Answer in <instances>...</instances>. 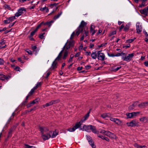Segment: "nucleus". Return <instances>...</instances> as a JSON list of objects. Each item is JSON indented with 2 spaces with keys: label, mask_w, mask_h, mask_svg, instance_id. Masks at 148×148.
Masks as SVG:
<instances>
[{
  "label": "nucleus",
  "mask_w": 148,
  "mask_h": 148,
  "mask_svg": "<svg viewBox=\"0 0 148 148\" xmlns=\"http://www.w3.org/2000/svg\"><path fill=\"white\" fill-rule=\"evenodd\" d=\"M5 63V61L3 59L0 58V65H3Z\"/></svg>",
  "instance_id": "obj_52"
},
{
  "label": "nucleus",
  "mask_w": 148,
  "mask_h": 148,
  "mask_svg": "<svg viewBox=\"0 0 148 148\" xmlns=\"http://www.w3.org/2000/svg\"><path fill=\"white\" fill-rule=\"evenodd\" d=\"M39 129L40 131L41 132V134L43 133L44 134H47L49 132V129L46 127H39Z\"/></svg>",
  "instance_id": "obj_10"
},
{
  "label": "nucleus",
  "mask_w": 148,
  "mask_h": 148,
  "mask_svg": "<svg viewBox=\"0 0 148 148\" xmlns=\"http://www.w3.org/2000/svg\"><path fill=\"white\" fill-rule=\"evenodd\" d=\"M36 89L35 88H34V87L32 89H31L30 92L28 93L29 95L30 96L32 95L34 92L35 90Z\"/></svg>",
  "instance_id": "obj_36"
},
{
  "label": "nucleus",
  "mask_w": 148,
  "mask_h": 148,
  "mask_svg": "<svg viewBox=\"0 0 148 148\" xmlns=\"http://www.w3.org/2000/svg\"><path fill=\"white\" fill-rule=\"evenodd\" d=\"M90 127V130H91L92 132L95 134L98 133L97 131L94 126L91 125Z\"/></svg>",
  "instance_id": "obj_21"
},
{
  "label": "nucleus",
  "mask_w": 148,
  "mask_h": 148,
  "mask_svg": "<svg viewBox=\"0 0 148 148\" xmlns=\"http://www.w3.org/2000/svg\"><path fill=\"white\" fill-rule=\"evenodd\" d=\"M52 132L51 131H49V132L47 134H41V137L44 140H46L49 139L50 138H51V134Z\"/></svg>",
  "instance_id": "obj_4"
},
{
  "label": "nucleus",
  "mask_w": 148,
  "mask_h": 148,
  "mask_svg": "<svg viewBox=\"0 0 148 148\" xmlns=\"http://www.w3.org/2000/svg\"><path fill=\"white\" fill-rule=\"evenodd\" d=\"M148 105V102L142 103L138 105V107L140 108H144Z\"/></svg>",
  "instance_id": "obj_19"
},
{
  "label": "nucleus",
  "mask_w": 148,
  "mask_h": 148,
  "mask_svg": "<svg viewBox=\"0 0 148 148\" xmlns=\"http://www.w3.org/2000/svg\"><path fill=\"white\" fill-rule=\"evenodd\" d=\"M95 26L93 25H92L91 26L90 32L92 36L97 31V30L95 29Z\"/></svg>",
  "instance_id": "obj_15"
},
{
  "label": "nucleus",
  "mask_w": 148,
  "mask_h": 148,
  "mask_svg": "<svg viewBox=\"0 0 148 148\" xmlns=\"http://www.w3.org/2000/svg\"><path fill=\"white\" fill-rule=\"evenodd\" d=\"M90 113V111H89L88 112L87 114L84 116V119L83 121H82V122L84 121H85L86 120L88 119V118L89 116Z\"/></svg>",
  "instance_id": "obj_39"
},
{
  "label": "nucleus",
  "mask_w": 148,
  "mask_h": 148,
  "mask_svg": "<svg viewBox=\"0 0 148 148\" xmlns=\"http://www.w3.org/2000/svg\"><path fill=\"white\" fill-rule=\"evenodd\" d=\"M12 131H13V129L12 128H11L10 130L9 131V132H8V137H10L11 136V135L12 134Z\"/></svg>",
  "instance_id": "obj_44"
},
{
  "label": "nucleus",
  "mask_w": 148,
  "mask_h": 148,
  "mask_svg": "<svg viewBox=\"0 0 148 148\" xmlns=\"http://www.w3.org/2000/svg\"><path fill=\"white\" fill-rule=\"evenodd\" d=\"M58 134V132H56V131H54L53 133L52 136H51V138H54L56 136H57Z\"/></svg>",
  "instance_id": "obj_38"
},
{
  "label": "nucleus",
  "mask_w": 148,
  "mask_h": 148,
  "mask_svg": "<svg viewBox=\"0 0 148 148\" xmlns=\"http://www.w3.org/2000/svg\"><path fill=\"white\" fill-rule=\"evenodd\" d=\"M87 23L84 21H82L78 28L76 30V35L78 36L80 33H82L84 31V27Z\"/></svg>",
  "instance_id": "obj_2"
},
{
  "label": "nucleus",
  "mask_w": 148,
  "mask_h": 148,
  "mask_svg": "<svg viewBox=\"0 0 148 148\" xmlns=\"http://www.w3.org/2000/svg\"><path fill=\"white\" fill-rule=\"evenodd\" d=\"M20 68L18 66H16L14 68V69L16 71H19Z\"/></svg>",
  "instance_id": "obj_62"
},
{
  "label": "nucleus",
  "mask_w": 148,
  "mask_h": 148,
  "mask_svg": "<svg viewBox=\"0 0 148 148\" xmlns=\"http://www.w3.org/2000/svg\"><path fill=\"white\" fill-rule=\"evenodd\" d=\"M115 123L118 125H120L122 123V121L119 119L116 118Z\"/></svg>",
  "instance_id": "obj_37"
},
{
  "label": "nucleus",
  "mask_w": 148,
  "mask_h": 148,
  "mask_svg": "<svg viewBox=\"0 0 148 148\" xmlns=\"http://www.w3.org/2000/svg\"><path fill=\"white\" fill-rule=\"evenodd\" d=\"M26 11L25 9L24 8H21L18 9V12L15 14L14 16L18 17L21 16L23 13V11Z\"/></svg>",
  "instance_id": "obj_9"
},
{
  "label": "nucleus",
  "mask_w": 148,
  "mask_h": 148,
  "mask_svg": "<svg viewBox=\"0 0 148 148\" xmlns=\"http://www.w3.org/2000/svg\"><path fill=\"white\" fill-rule=\"evenodd\" d=\"M91 56L92 58L93 59H95L97 58V54L96 53V51L92 52Z\"/></svg>",
  "instance_id": "obj_30"
},
{
  "label": "nucleus",
  "mask_w": 148,
  "mask_h": 148,
  "mask_svg": "<svg viewBox=\"0 0 148 148\" xmlns=\"http://www.w3.org/2000/svg\"><path fill=\"white\" fill-rule=\"evenodd\" d=\"M86 137L88 141L92 140L91 137L89 135H86Z\"/></svg>",
  "instance_id": "obj_54"
},
{
  "label": "nucleus",
  "mask_w": 148,
  "mask_h": 148,
  "mask_svg": "<svg viewBox=\"0 0 148 148\" xmlns=\"http://www.w3.org/2000/svg\"><path fill=\"white\" fill-rule=\"evenodd\" d=\"M26 51L29 54L32 55V52L29 49H27L26 50Z\"/></svg>",
  "instance_id": "obj_56"
},
{
  "label": "nucleus",
  "mask_w": 148,
  "mask_h": 148,
  "mask_svg": "<svg viewBox=\"0 0 148 148\" xmlns=\"http://www.w3.org/2000/svg\"><path fill=\"white\" fill-rule=\"evenodd\" d=\"M25 148H36V147L34 146H31L27 144H25Z\"/></svg>",
  "instance_id": "obj_45"
},
{
  "label": "nucleus",
  "mask_w": 148,
  "mask_h": 148,
  "mask_svg": "<svg viewBox=\"0 0 148 148\" xmlns=\"http://www.w3.org/2000/svg\"><path fill=\"white\" fill-rule=\"evenodd\" d=\"M98 137L101 138L103 140H105L109 142L110 141L109 139L107 137H105L104 136H103L101 135H98Z\"/></svg>",
  "instance_id": "obj_22"
},
{
  "label": "nucleus",
  "mask_w": 148,
  "mask_h": 148,
  "mask_svg": "<svg viewBox=\"0 0 148 148\" xmlns=\"http://www.w3.org/2000/svg\"><path fill=\"white\" fill-rule=\"evenodd\" d=\"M135 39V38H134L133 39H129L127 40V42L129 43H131L132 42H133L134 40V39Z\"/></svg>",
  "instance_id": "obj_55"
},
{
  "label": "nucleus",
  "mask_w": 148,
  "mask_h": 148,
  "mask_svg": "<svg viewBox=\"0 0 148 148\" xmlns=\"http://www.w3.org/2000/svg\"><path fill=\"white\" fill-rule=\"evenodd\" d=\"M138 104L137 102H136L134 103L132 105L130 106L129 108L130 110H132L134 109L135 107Z\"/></svg>",
  "instance_id": "obj_23"
},
{
  "label": "nucleus",
  "mask_w": 148,
  "mask_h": 148,
  "mask_svg": "<svg viewBox=\"0 0 148 148\" xmlns=\"http://www.w3.org/2000/svg\"><path fill=\"white\" fill-rule=\"evenodd\" d=\"M45 34V33H44L43 34L40 35L39 36V38L41 39H42L43 38H44V36H43V35Z\"/></svg>",
  "instance_id": "obj_58"
},
{
  "label": "nucleus",
  "mask_w": 148,
  "mask_h": 148,
  "mask_svg": "<svg viewBox=\"0 0 148 148\" xmlns=\"http://www.w3.org/2000/svg\"><path fill=\"white\" fill-rule=\"evenodd\" d=\"M139 112H134L131 113L127 114V116L128 118H133L134 116H136L137 114H139Z\"/></svg>",
  "instance_id": "obj_13"
},
{
  "label": "nucleus",
  "mask_w": 148,
  "mask_h": 148,
  "mask_svg": "<svg viewBox=\"0 0 148 148\" xmlns=\"http://www.w3.org/2000/svg\"><path fill=\"white\" fill-rule=\"evenodd\" d=\"M140 12L141 14H143L145 16H147V10L146 9H144L140 10Z\"/></svg>",
  "instance_id": "obj_26"
},
{
  "label": "nucleus",
  "mask_w": 148,
  "mask_h": 148,
  "mask_svg": "<svg viewBox=\"0 0 148 148\" xmlns=\"http://www.w3.org/2000/svg\"><path fill=\"white\" fill-rule=\"evenodd\" d=\"M116 118H111L110 119V120L112 121L115 122L116 119Z\"/></svg>",
  "instance_id": "obj_64"
},
{
  "label": "nucleus",
  "mask_w": 148,
  "mask_h": 148,
  "mask_svg": "<svg viewBox=\"0 0 148 148\" xmlns=\"http://www.w3.org/2000/svg\"><path fill=\"white\" fill-rule=\"evenodd\" d=\"M81 125L80 122L77 123L75 125V126L72 128H70L67 129V130L70 132H73L75 131V130L78 128Z\"/></svg>",
  "instance_id": "obj_7"
},
{
  "label": "nucleus",
  "mask_w": 148,
  "mask_h": 148,
  "mask_svg": "<svg viewBox=\"0 0 148 148\" xmlns=\"http://www.w3.org/2000/svg\"><path fill=\"white\" fill-rule=\"evenodd\" d=\"M91 125H84L83 126V130H85L88 132H90V127Z\"/></svg>",
  "instance_id": "obj_16"
},
{
  "label": "nucleus",
  "mask_w": 148,
  "mask_h": 148,
  "mask_svg": "<svg viewBox=\"0 0 148 148\" xmlns=\"http://www.w3.org/2000/svg\"><path fill=\"white\" fill-rule=\"evenodd\" d=\"M147 118L145 117H142L140 119V120L142 122H146Z\"/></svg>",
  "instance_id": "obj_41"
},
{
  "label": "nucleus",
  "mask_w": 148,
  "mask_h": 148,
  "mask_svg": "<svg viewBox=\"0 0 148 148\" xmlns=\"http://www.w3.org/2000/svg\"><path fill=\"white\" fill-rule=\"evenodd\" d=\"M56 60H55L53 62L52 64L51 68L52 69H54L57 67V63L56 62Z\"/></svg>",
  "instance_id": "obj_27"
},
{
  "label": "nucleus",
  "mask_w": 148,
  "mask_h": 148,
  "mask_svg": "<svg viewBox=\"0 0 148 148\" xmlns=\"http://www.w3.org/2000/svg\"><path fill=\"white\" fill-rule=\"evenodd\" d=\"M126 124L129 127H133L138 125V122L137 121L134 120L130 122L127 123Z\"/></svg>",
  "instance_id": "obj_5"
},
{
  "label": "nucleus",
  "mask_w": 148,
  "mask_h": 148,
  "mask_svg": "<svg viewBox=\"0 0 148 148\" xmlns=\"http://www.w3.org/2000/svg\"><path fill=\"white\" fill-rule=\"evenodd\" d=\"M36 32V31L35 30H34V31L32 32L30 34L31 36H33Z\"/></svg>",
  "instance_id": "obj_57"
},
{
  "label": "nucleus",
  "mask_w": 148,
  "mask_h": 148,
  "mask_svg": "<svg viewBox=\"0 0 148 148\" xmlns=\"http://www.w3.org/2000/svg\"><path fill=\"white\" fill-rule=\"evenodd\" d=\"M0 75L1 76L0 79L3 81L6 80L8 81L10 78V77L9 76H6L3 74H0Z\"/></svg>",
  "instance_id": "obj_14"
},
{
  "label": "nucleus",
  "mask_w": 148,
  "mask_h": 148,
  "mask_svg": "<svg viewBox=\"0 0 148 148\" xmlns=\"http://www.w3.org/2000/svg\"><path fill=\"white\" fill-rule=\"evenodd\" d=\"M31 47L33 51L34 52H35V55H36L39 51V49H37V47L36 46L32 45Z\"/></svg>",
  "instance_id": "obj_20"
},
{
  "label": "nucleus",
  "mask_w": 148,
  "mask_h": 148,
  "mask_svg": "<svg viewBox=\"0 0 148 148\" xmlns=\"http://www.w3.org/2000/svg\"><path fill=\"white\" fill-rule=\"evenodd\" d=\"M116 31H115V30L113 31L112 32L110 33L109 34V36H111L113 35L116 34Z\"/></svg>",
  "instance_id": "obj_50"
},
{
  "label": "nucleus",
  "mask_w": 148,
  "mask_h": 148,
  "mask_svg": "<svg viewBox=\"0 0 148 148\" xmlns=\"http://www.w3.org/2000/svg\"><path fill=\"white\" fill-rule=\"evenodd\" d=\"M110 114L109 113H105L101 114V116L103 119H105L107 117L109 116Z\"/></svg>",
  "instance_id": "obj_25"
},
{
  "label": "nucleus",
  "mask_w": 148,
  "mask_h": 148,
  "mask_svg": "<svg viewBox=\"0 0 148 148\" xmlns=\"http://www.w3.org/2000/svg\"><path fill=\"white\" fill-rule=\"evenodd\" d=\"M134 56V53L129 54L127 56H126V55L125 57H123L122 59L124 61L129 62L132 60Z\"/></svg>",
  "instance_id": "obj_6"
},
{
  "label": "nucleus",
  "mask_w": 148,
  "mask_h": 148,
  "mask_svg": "<svg viewBox=\"0 0 148 148\" xmlns=\"http://www.w3.org/2000/svg\"><path fill=\"white\" fill-rule=\"evenodd\" d=\"M84 31L85 33L84 34H85V36H88L89 34V32L88 31H86L85 30H84Z\"/></svg>",
  "instance_id": "obj_63"
},
{
  "label": "nucleus",
  "mask_w": 148,
  "mask_h": 148,
  "mask_svg": "<svg viewBox=\"0 0 148 148\" xmlns=\"http://www.w3.org/2000/svg\"><path fill=\"white\" fill-rule=\"evenodd\" d=\"M43 22H41L39 25L36 27V28L35 29L36 32L37 31L38 29L41 27L42 24H43Z\"/></svg>",
  "instance_id": "obj_46"
},
{
  "label": "nucleus",
  "mask_w": 148,
  "mask_h": 148,
  "mask_svg": "<svg viewBox=\"0 0 148 148\" xmlns=\"http://www.w3.org/2000/svg\"><path fill=\"white\" fill-rule=\"evenodd\" d=\"M67 50L68 49H67L66 48H65V49L64 50H65V51L64 52V56L63 58V59L64 60L66 59V58L68 56V51H67Z\"/></svg>",
  "instance_id": "obj_24"
},
{
  "label": "nucleus",
  "mask_w": 148,
  "mask_h": 148,
  "mask_svg": "<svg viewBox=\"0 0 148 148\" xmlns=\"http://www.w3.org/2000/svg\"><path fill=\"white\" fill-rule=\"evenodd\" d=\"M91 66L89 65H87L85 66V68L86 69L88 70L90 68Z\"/></svg>",
  "instance_id": "obj_60"
},
{
  "label": "nucleus",
  "mask_w": 148,
  "mask_h": 148,
  "mask_svg": "<svg viewBox=\"0 0 148 148\" xmlns=\"http://www.w3.org/2000/svg\"><path fill=\"white\" fill-rule=\"evenodd\" d=\"M41 82H38L37 83L36 85L34 87V88H36V89L37 88H38L40 87L41 86L42 84Z\"/></svg>",
  "instance_id": "obj_40"
},
{
  "label": "nucleus",
  "mask_w": 148,
  "mask_h": 148,
  "mask_svg": "<svg viewBox=\"0 0 148 148\" xmlns=\"http://www.w3.org/2000/svg\"><path fill=\"white\" fill-rule=\"evenodd\" d=\"M43 22H41L39 25L36 27V28L35 29L36 32L37 31L38 29L41 27L42 24H43Z\"/></svg>",
  "instance_id": "obj_49"
},
{
  "label": "nucleus",
  "mask_w": 148,
  "mask_h": 148,
  "mask_svg": "<svg viewBox=\"0 0 148 148\" xmlns=\"http://www.w3.org/2000/svg\"><path fill=\"white\" fill-rule=\"evenodd\" d=\"M145 6V3L143 2L140 5L139 7H144Z\"/></svg>",
  "instance_id": "obj_61"
},
{
  "label": "nucleus",
  "mask_w": 148,
  "mask_h": 148,
  "mask_svg": "<svg viewBox=\"0 0 148 148\" xmlns=\"http://www.w3.org/2000/svg\"><path fill=\"white\" fill-rule=\"evenodd\" d=\"M144 34L146 36V38L145 39V40L146 42H148V34H147V32H145Z\"/></svg>",
  "instance_id": "obj_51"
},
{
  "label": "nucleus",
  "mask_w": 148,
  "mask_h": 148,
  "mask_svg": "<svg viewBox=\"0 0 148 148\" xmlns=\"http://www.w3.org/2000/svg\"><path fill=\"white\" fill-rule=\"evenodd\" d=\"M142 28L141 25H136V32L138 34H139L142 31Z\"/></svg>",
  "instance_id": "obj_17"
},
{
  "label": "nucleus",
  "mask_w": 148,
  "mask_h": 148,
  "mask_svg": "<svg viewBox=\"0 0 148 148\" xmlns=\"http://www.w3.org/2000/svg\"><path fill=\"white\" fill-rule=\"evenodd\" d=\"M43 22H41L39 25L36 27V28L35 29L36 32L37 31L38 29L41 27L42 24H43Z\"/></svg>",
  "instance_id": "obj_48"
},
{
  "label": "nucleus",
  "mask_w": 148,
  "mask_h": 148,
  "mask_svg": "<svg viewBox=\"0 0 148 148\" xmlns=\"http://www.w3.org/2000/svg\"><path fill=\"white\" fill-rule=\"evenodd\" d=\"M4 7L5 9H8L9 10H10L11 9V8L10 7V6L9 5L6 4H5L4 5Z\"/></svg>",
  "instance_id": "obj_43"
},
{
  "label": "nucleus",
  "mask_w": 148,
  "mask_h": 148,
  "mask_svg": "<svg viewBox=\"0 0 148 148\" xmlns=\"http://www.w3.org/2000/svg\"><path fill=\"white\" fill-rule=\"evenodd\" d=\"M53 21H51L49 22H47L45 23H44L43 24L44 25H48V26L49 27H50L51 25V24L52 23H53Z\"/></svg>",
  "instance_id": "obj_31"
},
{
  "label": "nucleus",
  "mask_w": 148,
  "mask_h": 148,
  "mask_svg": "<svg viewBox=\"0 0 148 148\" xmlns=\"http://www.w3.org/2000/svg\"><path fill=\"white\" fill-rule=\"evenodd\" d=\"M98 58L99 60L103 61L105 59V56L103 53L101 52L100 51H97Z\"/></svg>",
  "instance_id": "obj_8"
},
{
  "label": "nucleus",
  "mask_w": 148,
  "mask_h": 148,
  "mask_svg": "<svg viewBox=\"0 0 148 148\" xmlns=\"http://www.w3.org/2000/svg\"><path fill=\"white\" fill-rule=\"evenodd\" d=\"M43 22H41L39 25L36 27V28L35 29L36 32L37 31L38 29L41 27L42 24H43Z\"/></svg>",
  "instance_id": "obj_47"
},
{
  "label": "nucleus",
  "mask_w": 148,
  "mask_h": 148,
  "mask_svg": "<svg viewBox=\"0 0 148 148\" xmlns=\"http://www.w3.org/2000/svg\"><path fill=\"white\" fill-rule=\"evenodd\" d=\"M106 133V135L110 138L115 139L117 138L116 136L114 134L111 132L109 131H107V132Z\"/></svg>",
  "instance_id": "obj_11"
},
{
  "label": "nucleus",
  "mask_w": 148,
  "mask_h": 148,
  "mask_svg": "<svg viewBox=\"0 0 148 148\" xmlns=\"http://www.w3.org/2000/svg\"><path fill=\"white\" fill-rule=\"evenodd\" d=\"M60 102V101L58 99L52 100L49 102L45 104L42 107V108H45V107H48L50 106H51L53 105L56 104L57 103H59Z\"/></svg>",
  "instance_id": "obj_3"
},
{
  "label": "nucleus",
  "mask_w": 148,
  "mask_h": 148,
  "mask_svg": "<svg viewBox=\"0 0 148 148\" xmlns=\"http://www.w3.org/2000/svg\"><path fill=\"white\" fill-rule=\"evenodd\" d=\"M74 56L73 54H71L70 56V58L68 60L69 62H71L72 61V60Z\"/></svg>",
  "instance_id": "obj_53"
},
{
  "label": "nucleus",
  "mask_w": 148,
  "mask_h": 148,
  "mask_svg": "<svg viewBox=\"0 0 148 148\" xmlns=\"http://www.w3.org/2000/svg\"><path fill=\"white\" fill-rule=\"evenodd\" d=\"M89 144L91 145L92 148H95V146L94 145V142L92 140H91L88 141Z\"/></svg>",
  "instance_id": "obj_35"
},
{
  "label": "nucleus",
  "mask_w": 148,
  "mask_h": 148,
  "mask_svg": "<svg viewBox=\"0 0 148 148\" xmlns=\"http://www.w3.org/2000/svg\"><path fill=\"white\" fill-rule=\"evenodd\" d=\"M39 100V99H36L31 101V103H32V104H37Z\"/></svg>",
  "instance_id": "obj_33"
},
{
  "label": "nucleus",
  "mask_w": 148,
  "mask_h": 148,
  "mask_svg": "<svg viewBox=\"0 0 148 148\" xmlns=\"http://www.w3.org/2000/svg\"><path fill=\"white\" fill-rule=\"evenodd\" d=\"M134 145L135 147H136L137 148H147V147L145 145L141 146L140 145H138L137 144H134Z\"/></svg>",
  "instance_id": "obj_28"
},
{
  "label": "nucleus",
  "mask_w": 148,
  "mask_h": 148,
  "mask_svg": "<svg viewBox=\"0 0 148 148\" xmlns=\"http://www.w3.org/2000/svg\"><path fill=\"white\" fill-rule=\"evenodd\" d=\"M58 4V3H54L53 4H50V6H57Z\"/></svg>",
  "instance_id": "obj_59"
},
{
  "label": "nucleus",
  "mask_w": 148,
  "mask_h": 148,
  "mask_svg": "<svg viewBox=\"0 0 148 148\" xmlns=\"http://www.w3.org/2000/svg\"><path fill=\"white\" fill-rule=\"evenodd\" d=\"M15 19V16H13L9 18H7L6 20L3 21L4 23L6 24L9 23L10 22L13 21Z\"/></svg>",
  "instance_id": "obj_12"
},
{
  "label": "nucleus",
  "mask_w": 148,
  "mask_h": 148,
  "mask_svg": "<svg viewBox=\"0 0 148 148\" xmlns=\"http://www.w3.org/2000/svg\"><path fill=\"white\" fill-rule=\"evenodd\" d=\"M130 25L129 23H128L125 26L124 29V31L125 32H127L128 31L129 29L130 28Z\"/></svg>",
  "instance_id": "obj_29"
},
{
  "label": "nucleus",
  "mask_w": 148,
  "mask_h": 148,
  "mask_svg": "<svg viewBox=\"0 0 148 148\" xmlns=\"http://www.w3.org/2000/svg\"><path fill=\"white\" fill-rule=\"evenodd\" d=\"M40 10L42 11H44V10H45L46 12H49L48 9L46 7L41 8L40 9Z\"/></svg>",
  "instance_id": "obj_42"
},
{
  "label": "nucleus",
  "mask_w": 148,
  "mask_h": 148,
  "mask_svg": "<svg viewBox=\"0 0 148 148\" xmlns=\"http://www.w3.org/2000/svg\"><path fill=\"white\" fill-rule=\"evenodd\" d=\"M75 35V33L74 32H73L72 34H71V37H70V40L69 41V43H68V45H69V42L71 41H72L73 42V46L74 45V42L73 41V40H72V39L73 38V37L74 36V35Z\"/></svg>",
  "instance_id": "obj_32"
},
{
  "label": "nucleus",
  "mask_w": 148,
  "mask_h": 148,
  "mask_svg": "<svg viewBox=\"0 0 148 148\" xmlns=\"http://www.w3.org/2000/svg\"><path fill=\"white\" fill-rule=\"evenodd\" d=\"M62 11H60V12L58 13L54 17V19L55 20L58 18L62 14Z\"/></svg>",
  "instance_id": "obj_34"
},
{
  "label": "nucleus",
  "mask_w": 148,
  "mask_h": 148,
  "mask_svg": "<svg viewBox=\"0 0 148 148\" xmlns=\"http://www.w3.org/2000/svg\"><path fill=\"white\" fill-rule=\"evenodd\" d=\"M73 47V42L72 41H71L69 43V45H67V44H66L63 47L62 50L61 51V52L59 53L58 56L56 58L55 60H59L60 58H61V56H62V54L64 51V50L65 49V48H66L67 49H68L69 48L71 47Z\"/></svg>",
  "instance_id": "obj_1"
},
{
  "label": "nucleus",
  "mask_w": 148,
  "mask_h": 148,
  "mask_svg": "<svg viewBox=\"0 0 148 148\" xmlns=\"http://www.w3.org/2000/svg\"><path fill=\"white\" fill-rule=\"evenodd\" d=\"M121 68V66H119V67H116V66H112L111 68V70L113 72H116L119 70Z\"/></svg>",
  "instance_id": "obj_18"
}]
</instances>
